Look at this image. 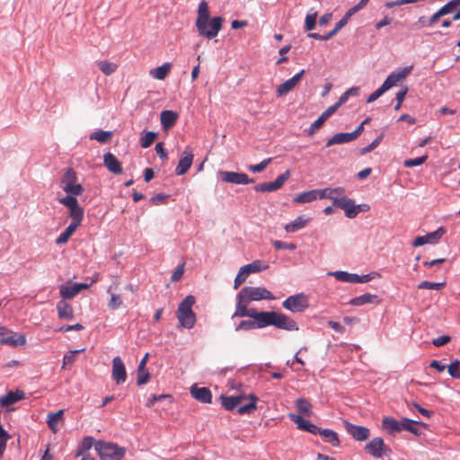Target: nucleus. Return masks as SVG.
Listing matches in <instances>:
<instances>
[{
    "label": "nucleus",
    "mask_w": 460,
    "mask_h": 460,
    "mask_svg": "<svg viewBox=\"0 0 460 460\" xmlns=\"http://www.w3.org/2000/svg\"><path fill=\"white\" fill-rule=\"evenodd\" d=\"M385 442L379 437L370 440L365 447V450L375 457H382L385 453Z\"/></svg>",
    "instance_id": "21"
},
{
    "label": "nucleus",
    "mask_w": 460,
    "mask_h": 460,
    "mask_svg": "<svg viewBox=\"0 0 460 460\" xmlns=\"http://www.w3.org/2000/svg\"><path fill=\"white\" fill-rule=\"evenodd\" d=\"M248 276L249 275L246 272V270L243 269V267H241L238 274L236 275V277L234 279V288L237 289L245 281V279H247Z\"/></svg>",
    "instance_id": "51"
},
{
    "label": "nucleus",
    "mask_w": 460,
    "mask_h": 460,
    "mask_svg": "<svg viewBox=\"0 0 460 460\" xmlns=\"http://www.w3.org/2000/svg\"><path fill=\"white\" fill-rule=\"evenodd\" d=\"M317 19V12H313L308 13L305 19V28L306 31H312L315 27V22Z\"/></svg>",
    "instance_id": "48"
},
{
    "label": "nucleus",
    "mask_w": 460,
    "mask_h": 460,
    "mask_svg": "<svg viewBox=\"0 0 460 460\" xmlns=\"http://www.w3.org/2000/svg\"><path fill=\"white\" fill-rule=\"evenodd\" d=\"M155 152L160 156L161 159L166 160L167 159V154L164 148V144L162 142H159L155 145Z\"/></svg>",
    "instance_id": "63"
},
{
    "label": "nucleus",
    "mask_w": 460,
    "mask_h": 460,
    "mask_svg": "<svg viewBox=\"0 0 460 460\" xmlns=\"http://www.w3.org/2000/svg\"><path fill=\"white\" fill-rule=\"evenodd\" d=\"M265 327L275 326L286 331H298L297 323L289 316L274 311L264 312Z\"/></svg>",
    "instance_id": "6"
},
{
    "label": "nucleus",
    "mask_w": 460,
    "mask_h": 460,
    "mask_svg": "<svg viewBox=\"0 0 460 460\" xmlns=\"http://www.w3.org/2000/svg\"><path fill=\"white\" fill-rule=\"evenodd\" d=\"M282 305L285 309L288 311H291L293 313H299L303 312L305 309L308 307V300L304 294L300 293L288 297L282 303Z\"/></svg>",
    "instance_id": "11"
},
{
    "label": "nucleus",
    "mask_w": 460,
    "mask_h": 460,
    "mask_svg": "<svg viewBox=\"0 0 460 460\" xmlns=\"http://www.w3.org/2000/svg\"><path fill=\"white\" fill-rule=\"evenodd\" d=\"M244 398L245 397L243 395L220 396L222 405L226 411H233L244 400Z\"/></svg>",
    "instance_id": "29"
},
{
    "label": "nucleus",
    "mask_w": 460,
    "mask_h": 460,
    "mask_svg": "<svg viewBox=\"0 0 460 460\" xmlns=\"http://www.w3.org/2000/svg\"><path fill=\"white\" fill-rule=\"evenodd\" d=\"M104 166L114 174L122 173V164L119 159L111 153H106L103 155Z\"/></svg>",
    "instance_id": "24"
},
{
    "label": "nucleus",
    "mask_w": 460,
    "mask_h": 460,
    "mask_svg": "<svg viewBox=\"0 0 460 460\" xmlns=\"http://www.w3.org/2000/svg\"><path fill=\"white\" fill-rule=\"evenodd\" d=\"M382 426L389 434L399 433L403 429V420L399 421L392 417H385Z\"/></svg>",
    "instance_id": "26"
},
{
    "label": "nucleus",
    "mask_w": 460,
    "mask_h": 460,
    "mask_svg": "<svg viewBox=\"0 0 460 460\" xmlns=\"http://www.w3.org/2000/svg\"><path fill=\"white\" fill-rule=\"evenodd\" d=\"M330 191L332 192L330 195L332 197L330 199L332 201L333 206L343 209L346 217L349 218H354L358 216L360 206H357L353 199L344 195V188H330Z\"/></svg>",
    "instance_id": "4"
},
{
    "label": "nucleus",
    "mask_w": 460,
    "mask_h": 460,
    "mask_svg": "<svg viewBox=\"0 0 460 460\" xmlns=\"http://www.w3.org/2000/svg\"><path fill=\"white\" fill-rule=\"evenodd\" d=\"M112 136L113 134L111 131L98 130L91 134L90 138L103 144L110 141L112 138Z\"/></svg>",
    "instance_id": "45"
},
{
    "label": "nucleus",
    "mask_w": 460,
    "mask_h": 460,
    "mask_svg": "<svg viewBox=\"0 0 460 460\" xmlns=\"http://www.w3.org/2000/svg\"><path fill=\"white\" fill-rule=\"evenodd\" d=\"M275 296L272 293L262 287H244L237 295L238 306L248 307L252 301L273 300Z\"/></svg>",
    "instance_id": "3"
},
{
    "label": "nucleus",
    "mask_w": 460,
    "mask_h": 460,
    "mask_svg": "<svg viewBox=\"0 0 460 460\" xmlns=\"http://www.w3.org/2000/svg\"><path fill=\"white\" fill-rule=\"evenodd\" d=\"M94 439L92 437H86L83 439L82 444L78 451L87 453V451L93 447Z\"/></svg>",
    "instance_id": "60"
},
{
    "label": "nucleus",
    "mask_w": 460,
    "mask_h": 460,
    "mask_svg": "<svg viewBox=\"0 0 460 460\" xmlns=\"http://www.w3.org/2000/svg\"><path fill=\"white\" fill-rule=\"evenodd\" d=\"M150 375L146 369H143L142 371L137 370V385H143L146 384L149 380Z\"/></svg>",
    "instance_id": "56"
},
{
    "label": "nucleus",
    "mask_w": 460,
    "mask_h": 460,
    "mask_svg": "<svg viewBox=\"0 0 460 460\" xmlns=\"http://www.w3.org/2000/svg\"><path fill=\"white\" fill-rule=\"evenodd\" d=\"M326 120L320 115V117L311 125L308 129V135L313 136L317 129H319Z\"/></svg>",
    "instance_id": "59"
},
{
    "label": "nucleus",
    "mask_w": 460,
    "mask_h": 460,
    "mask_svg": "<svg viewBox=\"0 0 460 460\" xmlns=\"http://www.w3.org/2000/svg\"><path fill=\"white\" fill-rule=\"evenodd\" d=\"M94 448L101 457V460H122L126 454L124 447L117 444L96 441Z\"/></svg>",
    "instance_id": "7"
},
{
    "label": "nucleus",
    "mask_w": 460,
    "mask_h": 460,
    "mask_svg": "<svg viewBox=\"0 0 460 460\" xmlns=\"http://www.w3.org/2000/svg\"><path fill=\"white\" fill-rule=\"evenodd\" d=\"M65 410H59L56 412H50L47 416V424L49 428L54 432L58 431V422L62 419Z\"/></svg>",
    "instance_id": "37"
},
{
    "label": "nucleus",
    "mask_w": 460,
    "mask_h": 460,
    "mask_svg": "<svg viewBox=\"0 0 460 460\" xmlns=\"http://www.w3.org/2000/svg\"><path fill=\"white\" fill-rule=\"evenodd\" d=\"M317 199L314 190L304 191L293 199L294 203H308Z\"/></svg>",
    "instance_id": "41"
},
{
    "label": "nucleus",
    "mask_w": 460,
    "mask_h": 460,
    "mask_svg": "<svg viewBox=\"0 0 460 460\" xmlns=\"http://www.w3.org/2000/svg\"><path fill=\"white\" fill-rule=\"evenodd\" d=\"M156 137H157V133L153 132V131L146 132L145 135L142 136L140 138V146L143 148H147L155 142Z\"/></svg>",
    "instance_id": "46"
},
{
    "label": "nucleus",
    "mask_w": 460,
    "mask_h": 460,
    "mask_svg": "<svg viewBox=\"0 0 460 460\" xmlns=\"http://www.w3.org/2000/svg\"><path fill=\"white\" fill-rule=\"evenodd\" d=\"M0 343L16 347L26 343L25 335L16 333L0 325Z\"/></svg>",
    "instance_id": "10"
},
{
    "label": "nucleus",
    "mask_w": 460,
    "mask_h": 460,
    "mask_svg": "<svg viewBox=\"0 0 460 460\" xmlns=\"http://www.w3.org/2000/svg\"><path fill=\"white\" fill-rule=\"evenodd\" d=\"M309 221V218H305L304 216L297 217L294 221L285 226V230L288 233H295L304 228Z\"/></svg>",
    "instance_id": "33"
},
{
    "label": "nucleus",
    "mask_w": 460,
    "mask_h": 460,
    "mask_svg": "<svg viewBox=\"0 0 460 460\" xmlns=\"http://www.w3.org/2000/svg\"><path fill=\"white\" fill-rule=\"evenodd\" d=\"M416 425H421L425 427L424 423L411 420L408 418L403 419V429L410 431L411 433L419 436L420 434V429L416 427Z\"/></svg>",
    "instance_id": "44"
},
{
    "label": "nucleus",
    "mask_w": 460,
    "mask_h": 460,
    "mask_svg": "<svg viewBox=\"0 0 460 460\" xmlns=\"http://www.w3.org/2000/svg\"><path fill=\"white\" fill-rule=\"evenodd\" d=\"M460 6V0H451L441 7L446 14L450 13L453 10Z\"/></svg>",
    "instance_id": "58"
},
{
    "label": "nucleus",
    "mask_w": 460,
    "mask_h": 460,
    "mask_svg": "<svg viewBox=\"0 0 460 460\" xmlns=\"http://www.w3.org/2000/svg\"><path fill=\"white\" fill-rule=\"evenodd\" d=\"M288 417L294 423L296 424L297 428L301 430H305L314 435L317 434V432L319 431V428L317 426H315L309 420H305L303 416L299 414L289 413Z\"/></svg>",
    "instance_id": "22"
},
{
    "label": "nucleus",
    "mask_w": 460,
    "mask_h": 460,
    "mask_svg": "<svg viewBox=\"0 0 460 460\" xmlns=\"http://www.w3.org/2000/svg\"><path fill=\"white\" fill-rule=\"evenodd\" d=\"M123 302L119 295L111 294V299L109 301V308L111 310H116L122 306Z\"/></svg>",
    "instance_id": "52"
},
{
    "label": "nucleus",
    "mask_w": 460,
    "mask_h": 460,
    "mask_svg": "<svg viewBox=\"0 0 460 460\" xmlns=\"http://www.w3.org/2000/svg\"><path fill=\"white\" fill-rule=\"evenodd\" d=\"M221 180L224 182L234 183V184H249L253 182L252 179H250L246 173L221 171L219 172Z\"/></svg>",
    "instance_id": "15"
},
{
    "label": "nucleus",
    "mask_w": 460,
    "mask_h": 460,
    "mask_svg": "<svg viewBox=\"0 0 460 460\" xmlns=\"http://www.w3.org/2000/svg\"><path fill=\"white\" fill-rule=\"evenodd\" d=\"M428 159V155H422L420 157L413 158V159H408L403 162V165L407 168L419 166L422 164H424Z\"/></svg>",
    "instance_id": "50"
},
{
    "label": "nucleus",
    "mask_w": 460,
    "mask_h": 460,
    "mask_svg": "<svg viewBox=\"0 0 460 460\" xmlns=\"http://www.w3.org/2000/svg\"><path fill=\"white\" fill-rule=\"evenodd\" d=\"M59 203L69 209V217L72 219L70 224H75L79 226L84 219V208L80 207L75 197L66 196L58 199Z\"/></svg>",
    "instance_id": "9"
},
{
    "label": "nucleus",
    "mask_w": 460,
    "mask_h": 460,
    "mask_svg": "<svg viewBox=\"0 0 460 460\" xmlns=\"http://www.w3.org/2000/svg\"><path fill=\"white\" fill-rule=\"evenodd\" d=\"M451 338L447 335H443V336H440L437 339H434L433 341H432V344L435 346V347H441V346H444L446 344H447L449 341H450Z\"/></svg>",
    "instance_id": "62"
},
{
    "label": "nucleus",
    "mask_w": 460,
    "mask_h": 460,
    "mask_svg": "<svg viewBox=\"0 0 460 460\" xmlns=\"http://www.w3.org/2000/svg\"><path fill=\"white\" fill-rule=\"evenodd\" d=\"M248 275L255 272H259L263 270H267L269 265L261 261H254L250 264L243 266Z\"/></svg>",
    "instance_id": "42"
},
{
    "label": "nucleus",
    "mask_w": 460,
    "mask_h": 460,
    "mask_svg": "<svg viewBox=\"0 0 460 460\" xmlns=\"http://www.w3.org/2000/svg\"><path fill=\"white\" fill-rule=\"evenodd\" d=\"M446 233L447 229L444 226H440L436 231L429 233L426 235L417 236L414 239L412 245L414 247H418L427 243L436 244L439 242V240Z\"/></svg>",
    "instance_id": "12"
},
{
    "label": "nucleus",
    "mask_w": 460,
    "mask_h": 460,
    "mask_svg": "<svg viewBox=\"0 0 460 460\" xmlns=\"http://www.w3.org/2000/svg\"><path fill=\"white\" fill-rule=\"evenodd\" d=\"M317 434H320L326 442L330 443L333 447H338L340 445L339 436L332 429L319 428Z\"/></svg>",
    "instance_id": "34"
},
{
    "label": "nucleus",
    "mask_w": 460,
    "mask_h": 460,
    "mask_svg": "<svg viewBox=\"0 0 460 460\" xmlns=\"http://www.w3.org/2000/svg\"><path fill=\"white\" fill-rule=\"evenodd\" d=\"M338 109V105L334 103L333 105L330 106L326 111H324L321 114V116L323 117L325 120H327Z\"/></svg>",
    "instance_id": "64"
},
{
    "label": "nucleus",
    "mask_w": 460,
    "mask_h": 460,
    "mask_svg": "<svg viewBox=\"0 0 460 460\" xmlns=\"http://www.w3.org/2000/svg\"><path fill=\"white\" fill-rule=\"evenodd\" d=\"M57 310L58 317L61 319L71 320L74 317V310L72 305L64 300H61L57 304Z\"/></svg>",
    "instance_id": "31"
},
{
    "label": "nucleus",
    "mask_w": 460,
    "mask_h": 460,
    "mask_svg": "<svg viewBox=\"0 0 460 460\" xmlns=\"http://www.w3.org/2000/svg\"><path fill=\"white\" fill-rule=\"evenodd\" d=\"M25 398V393L22 390L15 392L10 391L4 396L0 397V406L5 407L12 405Z\"/></svg>",
    "instance_id": "27"
},
{
    "label": "nucleus",
    "mask_w": 460,
    "mask_h": 460,
    "mask_svg": "<svg viewBox=\"0 0 460 460\" xmlns=\"http://www.w3.org/2000/svg\"><path fill=\"white\" fill-rule=\"evenodd\" d=\"M78 228L75 224H70L65 231L56 239V243L58 245L65 244L67 243L68 239L72 236V234Z\"/></svg>",
    "instance_id": "39"
},
{
    "label": "nucleus",
    "mask_w": 460,
    "mask_h": 460,
    "mask_svg": "<svg viewBox=\"0 0 460 460\" xmlns=\"http://www.w3.org/2000/svg\"><path fill=\"white\" fill-rule=\"evenodd\" d=\"M195 297L191 295L187 296L178 305L176 316L181 327L191 329L196 323V314L192 310L195 304Z\"/></svg>",
    "instance_id": "5"
},
{
    "label": "nucleus",
    "mask_w": 460,
    "mask_h": 460,
    "mask_svg": "<svg viewBox=\"0 0 460 460\" xmlns=\"http://www.w3.org/2000/svg\"><path fill=\"white\" fill-rule=\"evenodd\" d=\"M94 282H95V280H93L91 284L75 283L72 286L62 285L59 288L60 296L63 299H72L77 294H79L80 291H82L83 289L89 288L92 286V284Z\"/></svg>",
    "instance_id": "17"
},
{
    "label": "nucleus",
    "mask_w": 460,
    "mask_h": 460,
    "mask_svg": "<svg viewBox=\"0 0 460 460\" xmlns=\"http://www.w3.org/2000/svg\"><path fill=\"white\" fill-rule=\"evenodd\" d=\"M250 399L251 402L245 405L239 406L237 408V412L240 415L251 414L256 410V402L258 401V398L254 394H250Z\"/></svg>",
    "instance_id": "40"
},
{
    "label": "nucleus",
    "mask_w": 460,
    "mask_h": 460,
    "mask_svg": "<svg viewBox=\"0 0 460 460\" xmlns=\"http://www.w3.org/2000/svg\"><path fill=\"white\" fill-rule=\"evenodd\" d=\"M98 66L105 75H111L114 74L118 69V65L116 63L110 62L108 60L99 61Z\"/></svg>",
    "instance_id": "43"
},
{
    "label": "nucleus",
    "mask_w": 460,
    "mask_h": 460,
    "mask_svg": "<svg viewBox=\"0 0 460 460\" xmlns=\"http://www.w3.org/2000/svg\"><path fill=\"white\" fill-rule=\"evenodd\" d=\"M190 394L197 401L203 403H210L212 400L210 390L207 387H198L197 385L190 387Z\"/></svg>",
    "instance_id": "25"
},
{
    "label": "nucleus",
    "mask_w": 460,
    "mask_h": 460,
    "mask_svg": "<svg viewBox=\"0 0 460 460\" xmlns=\"http://www.w3.org/2000/svg\"><path fill=\"white\" fill-rule=\"evenodd\" d=\"M386 91H388L383 84L380 88L372 93L367 99V102L370 103L377 100L381 95H383Z\"/></svg>",
    "instance_id": "57"
},
{
    "label": "nucleus",
    "mask_w": 460,
    "mask_h": 460,
    "mask_svg": "<svg viewBox=\"0 0 460 460\" xmlns=\"http://www.w3.org/2000/svg\"><path fill=\"white\" fill-rule=\"evenodd\" d=\"M411 70L412 66L402 67L394 71L386 77L383 83V85L387 90H389L390 88L395 86L398 83L403 81L411 74Z\"/></svg>",
    "instance_id": "14"
},
{
    "label": "nucleus",
    "mask_w": 460,
    "mask_h": 460,
    "mask_svg": "<svg viewBox=\"0 0 460 460\" xmlns=\"http://www.w3.org/2000/svg\"><path fill=\"white\" fill-rule=\"evenodd\" d=\"M183 272H184V264L182 263V264L179 265L175 269V270L172 272V274L171 276V281L172 282L179 281L182 278Z\"/></svg>",
    "instance_id": "61"
},
{
    "label": "nucleus",
    "mask_w": 460,
    "mask_h": 460,
    "mask_svg": "<svg viewBox=\"0 0 460 460\" xmlns=\"http://www.w3.org/2000/svg\"><path fill=\"white\" fill-rule=\"evenodd\" d=\"M446 286L445 282H429L424 280L418 285L420 289H436L438 290Z\"/></svg>",
    "instance_id": "47"
},
{
    "label": "nucleus",
    "mask_w": 460,
    "mask_h": 460,
    "mask_svg": "<svg viewBox=\"0 0 460 460\" xmlns=\"http://www.w3.org/2000/svg\"><path fill=\"white\" fill-rule=\"evenodd\" d=\"M172 69L170 63H164V65L155 67L150 71V75L158 80H164Z\"/></svg>",
    "instance_id": "36"
},
{
    "label": "nucleus",
    "mask_w": 460,
    "mask_h": 460,
    "mask_svg": "<svg viewBox=\"0 0 460 460\" xmlns=\"http://www.w3.org/2000/svg\"><path fill=\"white\" fill-rule=\"evenodd\" d=\"M332 274L336 278V279L348 283H366L372 279V277L369 274L359 276L346 271H335Z\"/></svg>",
    "instance_id": "18"
},
{
    "label": "nucleus",
    "mask_w": 460,
    "mask_h": 460,
    "mask_svg": "<svg viewBox=\"0 0 460 460\" xmlns=\"http://www.w3.org/2000/svg\"><path fill=\"white\" fill-rule=\"evenodd\" d=\"M290 172L287 170L282 174L279 175L274 181L265 182L268 192H272L277 190H279L284 183L289 179Z\"/></svg>",
    "instance_id": "32"
},
{
    "label": "nucleus",
    "mask_w": 460,
    "mask_h": 460,
    "mask_svg": "<svg viewBox=\"0 0 460 460\" xmlns=\"http://www.w3.org/2000/svg\"><path fill=\"white\" fill-rule=\"evenodd\" d=\"M296 408L301 416L305 415L306 417H311L313 414V406L311 402L305 398H297L296 401Z\"/></svg>",
    "instance_id": "35"
},
{
    "label": "nucleus",
    "mask_w": 460,
    "mask_h": 460,
    "mask_svg": "<svg viewBox=\"0 0 460 460\" xmlns=\"http://www.w3.org/2000/svg\"><path fill=\"white\" fill-rule=\"evenodd\" d=\"M77 176L76 172L68 168L61 180V187L68 195L67 196H80L84 192V188L81 184L76 183Z\"/></svg>",
    "instance_id": "8"
},
{
    "label": "nucleus",
    "mask_w": 460,
    "mask_h": 460,
    "mask_svg": "<svg viewBox=\"0 0 460 460\" xmlns=\"http://www.w3.org/2000/svg\"><path fill=\"white\" fill-rule=\"evenodd\" d=\"M448 374L453 378H460V361L456 359L447 367Z\"/></svg>",
    "instance_id": "49"
},
{
    "label": "nucleus",
    "mask_w": 460,
    "mask_h": 460,
    "mask_svg": "<svg viewBox=\"0 0 460 460\" xmlns=\"http://www.w3.org/2000/svg\"><path fill=\"white\" fill-rule=\"evenodd\" d=\"M305 71L304 69L301 70L299 73L295 75L293 77L288 79L283 84L279 85V87L277 88V91H276L277 95L284 96V95L288 94L289 92H291L296 86V84L300 82L303 75H305Z\"/></svg>",
    "instance_id": "20"
},
{
    "label": "nucleus",
    "mask_w": 460,
    "mask_h": 460,
    "mask_svg": "<svg viewBox=\"0 0 460 460\" xmlns=\"http://www.w3.org/2000/svg\"><path fill=\"white\" fill-rule=\"evenodd\" d=\"M346 431L358 441L367 440L370 435V431L367 428L363 426L354 425L349 421H344Z\"/></svg>",
    "instance_id": "19"
},
{
    "label": "nucleus",
    "mask_w": 460,
    "mask_h": 460,
    "mask_svg": "<svg viewBox=\"0 0 460 460\" xmlns=\"http://www.w3.org/2000/svg\"><path fill=\"white\" fill-rule=\"evenodd\" d=\"M411 70L412 66L402 67L394 71L386 77L383 83V85L387 90H389L390 88L395 86L398 83L403 81L411 74Z\"/></svg>",
    "instance_id": "13"
},
{
    "label": "nucleus",
    "mask_w": 460,
    "mask_h": 460,
    "mask_svg": "<svg viewBox=\"0 0 460 460\" xmlns=\"http://www.w3.org/2000/svg\"><path fill=\"white\" fill-rule=\"evenodd\" d=\"M273 246L277 250H296V245L293 243H285L282 241L275 240L272 242Z\"/></svg>",
    "instance_id": "54"
},
{
    "label": "nucleus",
    "mask_w": 460,
    "mask_h": 460,
    "mask_svg": "<svg viewBox=\"0 0 460 460\" xmlns=\"http://www.w3.org/2000/svg\"><path fill=\"white\" fill-rule=\"evenodd\" d=\"M193 157L192 150L187 146L181 155L179 164L175 168V174L179 176L185 174L192 164Z\"/></svg>",
    "instance_id": "16"
},
{
    "label": "nucleus",
    "mask_w": 460,
    "mask_h": 460,
    "mask_svg": "<svg viewBox=\"0 0 460 460\" xmlns=\"http://www.w3.org/2000/svg\"><path fill=\"white\" fill-rule=\"evenodd\" d=\"M160 119L163 128L167 130L174 126L178 114L172 111H164L161 112Z\"/></svg>",
    "instance_id": "28"
},
{
    "label": "nucleus",
    "mask_w": 460,
    "mask_h": 460,
    "mask_svg": "<svg viewBox=\"0 0 460 460\" xmlns=\"http://www.w3.org/2000/svg\"><path fill=\"white\" fill-rule=\"evenodd\" d=\"M112 378L117 384L124 383L127 379V372L119 357H115L112 360Z\"/></svg>",
    "instance_id": "23"
},
{
    "label": "nucleus",
    "mask_w": 460,
    "mask_h": 460,
    "mask_svg": "<svg viewBox=\"0 0 460 460\" xmlns=\"http://www.w3.org/2000/svg\"><path fill=\"white\" fill-rule=\"evenodd\" d=\"M382 139H383V135L381 134L376 139H374L368 146L363 147L360 150V154L365 155L367 153L373 151L380 144Z\"/></svg>",
    "instance_id": "55"
},
{
    "label": "nucleus",
    "mask_w": 460,
    "mask_h": 460,
    "mask_svg": "<svg viewBox=\"0 0 460 460\" xmlns=\"http://www.w3.org/2000/svg\"><path fill=\"white\" fill-rule=\"evenodd\" d=\"M224 19L220 16L209 17L208 3L202 0L198 7L195 25L199 34L208 40L215 38L222 29Z\"/></svg>",
    "instance_id": "1"
},
{
    "label": "nucleus",
    "mask_w": 460,
    "mask_h": 460,
    "mask_svg": "<svg viewBox=\"0 0 460 460\" xmlns=\"http://www.w3.org/2000/svg\"><path fill=\"white\" fill-rule=\"evenodd\" d=\"M234 317H250L251 320H243L239 323L235 327V331L239 332L242 330L250 331L253 329H261L265 327L264 312H257L255 309H249L248 307L236 305L235 312L232 316Z\"/></svg>",
    "instance_id": "2"
},
{
    "label": "nucleus",
    "mask_w": 460,
    "mask_h": 460,
    "mask_svg": "<svg viewBox=\"0 0 460 460\" xmlns=\"http://www.w3.org/2000/svg\"><path fill=\"white\" fill-rule=\"evenodd\" d=\"M378 302L377 296L367 293L352 298L349 304L354 306H360L366 304H377Z\"/></svg>",
    "instance_id": "30"
},
{
    "label": "nucleus",
    "mask_w": 460,
    "mask_h": 460,
    "mask_svg": "<svg viewBox=\"0 0 460 460\" xmlns=\"http://www.w3.org/2000/svg\"><path fill=\"white\" fill-rule=\"evenodd\" d=\"M351 141H353V139L349 133H338L327 140L326 146L329 147L333 145H341Z\"/></svg>",
    "instance_id": "38"
},
{
    "label": "nucleus",
    "mask_w": 460,
    "mask_h": 460,
    "mask_svg": "<svg viewBox=\"0 0 460 460\" xmlns=\"http://www.w3.org/2000/svg\"><path fill=\"white\" fill-rule=\"evenodd\" d=\"M271 158H266L258 164H252L248 167V170L252 172H262L268 164L271 162Z\"/></svg>",
    "instance_id": "53"
}]
</instances>
